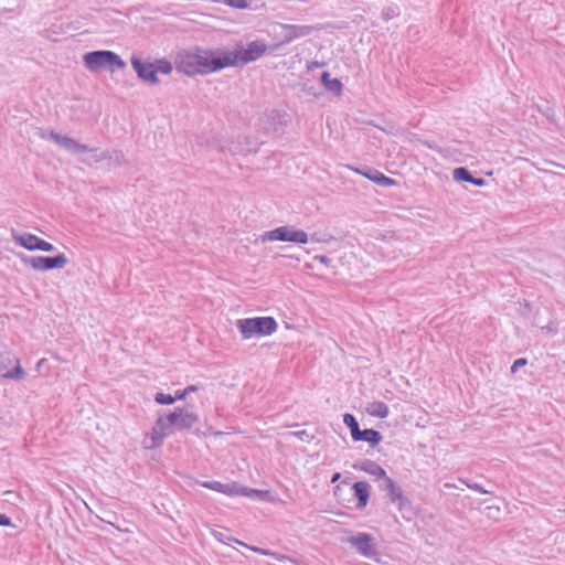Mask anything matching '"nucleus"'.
I'll list each match as a JSON object with an SVG mask.
<instances>
[{
	"label": "nucleus",
	"mask_w": 565,
	"mask_h": 565,
	"mask_svg": "<svg viewBox=\"0 0 565 565\" xmlns=\"http://www.w3.org/2000/svg\"><path fill=\"white\" fill-rule=\"evenodd\" d=\"M177 401V395L172 396L171 394H166L163 392H158L154 395V402L160 405H171Z\"/></svg>",
	"instance_id": "c85d7f7f"
},
{
	"label": "nucleus",
	"mask_w": 565,
	"mask_h": 565,
	"mask_svg": "<svg viewBox=\"0 0 565 565\" xmlns=\"http://www.w3.org/2000/svg\"><path fill=\"white\" fill-rule=\"evenodd\" d=\"M262 242H273V241H280V242H290L296 244H307L309 242L308 234L302 231L298 230L295 226L291 225H284L276 227L270 231H266L260 235Z\"/></svg>",
	"instance_id": "0eeeda50"
},
{
	"label": "nucleus",
	"mask_w": 565,
	"mask_h": 565,
	"mask_svg": "<svg viewBox=\"0 0 565 565\" xmlns=\"http://www.w3.org/2000/svg\"><path fill=\"white\" fill-rule=\"evenodd\" d=\"M267 494V491L258 490V489H249L247 488V493H243V495L253 498V497H259L263 498Z\"/></svg>",
	"instance_id": "4c0bfd02"
},
{
	"label": "nucleus",
	"mask_w": 565,
	"mask_h": 565,
	"mask_svg": "<svg viewBox=\"0 0 565 565\" xmlns=\"http://www.w3.org/2000/svg\"><path fill=\"white\" fill-rule=\"evenodd\" d=\"M43 362H44V359L40 360V361L38 362V366L43 365Z\"/></svg>",
	"instance_id": "09e8293b"
},
{
	"label": "nucleus",
	"mask_w": 565,
	"mask_h": 565,
	"mask_svg": "<svg viewBox=\"0 0 565 565\" xmlns=\"http://www.w3.org/2000/svg\"><path fill=\"white\" fill-rule=\"evenodd\" d=\"M38 136L41 139H44V140L50 139V140L54 141L56 145H58L60 147H62L63 149H65L66 151L73 153V154L96 151V148H89L87 145H83L71 137L62 136L61 134L54 131L53 129L45 130V129L41 128L38 131Z\"/></svg>",
	"instance_id": "6e6552de"
},
{
	"label": "nucleus",
	"mask_w": 565,
	"mask_h": 565,
	"mask_svg": "<svg viewBox=\"0 0 565 565\" xmlns=\"http://www.w3.org/2000/svg\"><path fill=\"white\" fill-rule=\"evenodd\" d=\"M198 390V387L195 385H189L188 387H185L183 391H179L178 394H177V399H184L185 396L190 393V392H195Z\"/></svg>",
	"instance_id": "e433bc0d"
},
{
	"label": "nucleus",
	"mask_w": 565,
	"mask_h": 565,
	"mask_svg": "<svg viewBox=\"0 0 565 565\" xmlns=\"http://www.w3.org/2000/svg\"><path fill=\"white\" fill-rule=\"evenodd\" d=\"M349 169L367 178L369 180L373 181L374 183L381 186H391L396 183L394 179L386 177L384 173L374 168H369L366 166L362 168H354L352 166H349Z\"/></svg>",
	"instance_id": "4468645a"
},
{
	"label": "nucleus",
	"mask_w": 565,
	"mask_h": 565,
	"mask_svg": "<svg viewBox=\"0 0 565 565\" xmlns=\"http://www.w3.org/2000/svg\"><path fill=\"white\" fill-rule=\"evenodd\" d=\"M214 1L223 3V4H226V6L232 7V8H236V9H246V8H248L247 0H214Z\"/></svg>",
	"instance_id": "2f4dec72"
},
{
	"label": "nucleus",
	"mask_w": 565,
	"mask_h": 565,
	"mask_svg": "<svg viewBox=\"0 0 565 565\" xmlns=\"http://www.w3.org/2000/svg\"><path fill=\"white\" fill-rule=\"evenodd\" d=\"M214 536H215V539H216L218 542H221V543L228 544V542H235V543L241 544V545H243V546H247L245 543H243V542H241V541H238V540H236V539H233V537H231V536H227V535H225V534H223V533H221V532H215V533H214Z\"/></svg>",
	"instance_id": "72a5a7b5"
},
{
	"label": "nucleus",
	"mask_w": 565,
	"mask_h": 565,
	"mask_svg": "<svg viewBox=\"0 0 565 565\" xmlns=\"http://www.w3.org/2000/svg\"><path fill=\"white\" fill-rule=\"evenodd\" d=\"M353 494L358 500L356 508L364 509L370 500L371 487L366 481H356L352 486Z\"/></svg>",
	"instance_id": "dca6fc26"
},
{
	"label": "nucleus",
	"mask_w": 565,
	"mask_h": 565,
	"mask_svg": "<svg viewBox=\"0 0 565 565\" xmlns=\"http://www.w3.org/2000/svg\"><path fill=\"white\" fill-rule=\"evenodd\" d=\"M179 412L180 417L175 430H191L192 427L200 422L199 416L195 413L190 412L185 407H182L181 409H179Z\"/></svg>",
	"instance_id": "f3484780"
},
{
	"label": "nucleus",
	"mask_w": 565,
	"mask_h": 565,
	"mask_svg": "<svg viewBox=\"0 0 565 565\" xmlns=\"http://www.w3.org/2000/svg\"><path fill=\"white\" fill-rule=\"evenodd\" d=\"M84 65L89 72L107 71L114 73L124 70L126 62L114 51L97 50L87 52L83 56Z\"/></svg>",
	"instance_id": "f03ea898"
},
{
	"label": "nucleus",
	"mask_w": 565,
	"mask_h": 565,
	"mask_svg": "<svg viewBox=\"0 0 565 565\" xmlns=\"http://www.w3.org/2000/svg\"><path fill=\"white\" fill-rule=\"evenodd\" d=\"M383 437L380 431L367 428L364 430L360 429V433L356 435L354 441H365L369 443L371 446H375L382 441Z\"/></svg>",
	"instance_id": "412c9836"
},
{
	"label": "nucleus",
	"mask_w": 565,
	"mask_h": 565,
	"mask_svg": "<svg viewBox=\"0 0 565 565\" xmlns=\"http://www.w3.org/2000/svg\"><path fill=\"white\" fill-rule=\"evenodd\" d=\"M340 478H341V473L340 472L333 473L332 477H331V483H335Z\"/></svg>",
	"instance_id": "37998d69"
},
{
	"label": "nucleus",
	"mask_w": 565,
	"mask_h": 565,
	"mask_svg": "<svg viewBox=\"0 0 565 565\" xmlns=\"http://www.w3.org/2000/svg\"><path fill=\"white\" fill-rule=\"evenodd\" d=\"M92 160H93V162H95V163L102 162V161H103V159H102V152H99V153H95V154L92 157Z\"/></svg>",
	"instance_id": "79ce46f5"
},
{
	"label": "nucleus",
	"mask_w": 565,
	"mask_h": 565,
	"mask_svg": "<svg viewBox=\"0 0 565 565\" xmlns=\"http://www.w3.org/2000/svg\"><path fill=\"white\" fill-rule=\"evenodd\" d=\"M281 28V44H288L296 39L309 35L313 31L311 25H297V24H280Z\"/></svg>",
	"instance_id": "ddd939ff"
},
{
	"label": "nucleus",
	"mask_w": 565,
	"mask_h": 565,
	"mask_svg": "<svg viewBox=\"0 0 565 565\" xmlns=\"http://www.w3.org/2000/svg\"><path fill=\"white\" fill-rule=\"evenodd\" d=\"M343 542L355 548V551L363 557L370 558L376 563L381 562L377 542L372 534L358 532L355 535L344 539Z\"/></svg>",
	"instance_id": "39448f33"
},
{
	"label": "nucleus",
	"mask_w": 565,
	"mask_h": 565,
	"mask_svg": "<svg viewBox=\"0 0 565 565\" xmlns=\"http://www.w3.org/2000/svg\"><path fill=\"white\" fill-rule=\"evenodd\" d=\"M267 52V45L264 41H252L246 47H242L236 52L222 51V58L230 61V66L246 65L250 62L257 61Z\"/></svg>",
	"instance_id": "20e7f679"
},
{
	"label": "nucleus",
	"mask_w": 565,
	"mask_h": 565,
	"mask_svg": "<svg viewBox=\"0 0 565 565\" xmlns=\"http://www.w3.org/2000/svg\"><path fill=\"white\" fill-rule=\"evenodd\" d=\"M320 81L323 87L334 96H341L343 92V84L338 78H330L329 72H322L320 75Z\"/></svg>",
	"instance_id": "6ab92c4d"
},
{
	"label": "nucleus",
	"mask_w": 565,
	"mask_h": 565,
	"mask_svg": "<svg viewBox=\"0 0 565 565\" xmlns=\"http://www.w3.org/2000/svg\"><path fill=\"white\" fill-rule=\"evenodd\" d=\"M276 115L280 118L281 121H287V115L285 113H276Z\"/></svg>",
	"instance_id": "49530a36"
},
{
	"label": "nucleus",
	"mask_w": 565,
	"mask_h": 565,
	"mask_svg": "<svg viewBox=\"0 0 565 565\" xmlns=\"http://www.w3.org/2000/svg\"><path fill=\"white\" fill-rule=\"evenodd\" d=\"M172 426L159 415L151 431V446L148 448H158L162 446L164 439L173 433Z\"/></svg>",
	"instance_id": "f8f14e48"
},
{
	"label": "nucleus",
	"mask_w": 565,
	"mask_h": 565,
	"mask_svg": "<svg viewBox=\"0 0 565 565\" xmlns=\"http://www.w3.org/2000/svg\"><path fill=\"white\" fill-rule=\"evenodd\" d=\"M236 328L244 340L253 337H266L276 332L278 324L273 317H255L236 320Z\"/></svg>",
	"instance_id": "7ed1b4c3"
},
{
	"label": "nucleus",
	"mask_w": 565,
	"mask_h": 565,
	"mask_svg": "<svg viewBox=\"0 0 565 565\" xmlns=\"http://www.w3.org/2000/svg\"><path fill=\"white\" fill-rule=\"evenodd\" d=\"M109 152H110V150L102 151V159H103V161H107L108 162Z\"/></svg>",
	"instance_id": "a18cd8bd"
},
{
	"label": "nucleus",
	"mask_w": 565,
	"mask_h": 565,
	"mask_svg": "<svg viewBox=\"0 0 565 565\" xmlns=\"http://www.w3.org/2000/svg\"><path fill=\"white\" fill-rule=\"evenodd\" d=\"M379 489L386 493L391 503L397 504L401 512H411L412 503L404 494L403 489L391 477L386 476L380 483Z\"/></svg>",
	"instance_id": "1a4fd4ad"
},
{
	"label": "nucleus",
	"mask_w": 565,
	"mask_h": 565,
	"mask_svg": "<svg viewBox=\"0 0 565 565\" xmlns=\"http://www.w3.org/2000/svg\"><path fill=\"white\" fill-rule=\"evenodd\" d=\"M290 435L306 443L311 441L313 438V436L306 429L291 431Z\"/></svg>",
	"instance_id": "f704fd0d"
},
{
	"label": "nucleus",
	"mask_w": 565,
	"mask_h": 565,
	"mask_svg": "<svg viewBox=\"0 0 565 565\" xmlns=\"http://www.w3.org/2000/svg\"><path fill=\"white\" fill-rule=\"evenodd\" d=\"M201 486L203 488H206V489L220 492V493L226 492V483H222L220 481H204L201 483Z\"/></svg>",
	"instance_id": "7c9ffc66"
},
{
	"label": "nucleus",
	"mask_w": 565,
	"mask_h": 565,
	"mask_svg": "<svg viewBox=\"0 0 565 565\" xmlns=\"http://www.w3.org/2000/svg\"><path fill=\"white\" fill-rule=\"evenodd\" d=\"M130 63L141 81L151 85L160 83L152 62L142 61L139 56L134 54L130 58Z\"/></svg>",
	"instance_id": "9b49d317"
},
{
	"label": "nucleus",
	"mask_w": 565,
	"mask_h": 565,
	"mask_svg": "<svg viewBox=\"0 0 565 565\" xmlns=\"http://www.w3.org/2000/svg\"><path fill=\"white\" fill-rule=\"evenodd\" d=\"M353 469L364 471L370 476H373L377 483H380L387 476L385 469H383L377 462L370 459L356 461L353 463Z\"/></svg>",
	"instance_id": "2eb2a0df"
},
{
	"label": "nucleus",
	"mask_w": 565,
	"mask_h": 565,
	"mask_svg": "<svg viewBox=\"0 0 565 565\" xmlns=\"http://www.w3.org/2000/svg\"><path fill=\"white\" fill-rule=\"evenodd\" d=\"M153 63V66H154V70H156V73H161V74H170L173 70V65L170 61L166 60V58H159V60H156Z\"/></svg>",
	"instance_id": "393cba45"
},
{
	"label": "nucleus",
	"mask_w": 565,
	"mask_h": 565,
	"mask_svg": "<svg viewBox=\"0 0 565 565\" xmlns=\"http://www.w3.org/2000/svg\"><path fill=\"white\" fill-rule=\"evenodd\" d=\"M401 14V10L398 8V6H388L386 8H384L381 12V18L384 20V21H390L396 17H398Z\"/></svg>",
	"instance_id": "cd10ccee"
},
{
	"label": "nucleus",
	"mask_w": 565,
	"mask_h": 565,
	"mask_svg": "<svg viewBox=\"0 0 565 565\" xmlns=\"http://www.w3.org/2000/svg\"><path fill=\"white\" fill-rule=\"evenodd\" d=\"M181 408L182 407L177 406V407H174L173 411H170L169 413L162 415L164 420H167L172 426L173 430H175V427L178 425V420L180 417L179 409H181Z\"/></svg>",
	"instance_id": "c756f323"
},
{
	"label": "nucleus",
	"mask_w": 565,
	"mask_h": 565,
	"mask_svg": "<svg viewBox=\"0 0 565 565\" xmlns=\"http://www.w3.org/2000/svg\"><path fill=\"white\" fill-rule=\"evenodd\" d=\"M126 163L125 154L120 150H111L108 156L110 167H121Z\"/></svg>",
	"instance_id": "a878e982"
},
{
	"label": "nucleus",
	"mask_w": 565,
	"mask_h": 565,
	"mask_svg": "<svg viewBox=\"0 0 565 565\" xmlns=\"http://www.w3.org/2000/svg\"><path fill=\"white\" fill-rule=\"evenodd\" d=\"M230 61L222 58V50L195 47L177 54L174 65L178 72L188 76L206 75L228 67Z\"/></svg>",
	"instance_id": "f257e3e1"
},
{
	"label": "nucleus",
	"mask_w": 565,
	"mask_h": 565,
	"mask_svg": "<svg viewBox=\"0 0 565 565\" xmlns=\"http://www.w3.org/2000/svg\"><path fill=\"white\" fill-rule=\"evenodd\" d=\"M12 239L20 246L24 247L28 250H42V252H53L55 247L47 241L32 234V233H21L19 231H12Z\"/></svg>",
	"instance_id": "9d476101"
},
{
	"label": "nucleus",
	"mask_w": 565,
	"mask_h": 565,
	"mask_svg": "<svg viewBox=\"0 0 565 565\" xmlns=\"http://www.w3.org/2000/svg\"><path fill=\"white\" fill-rule=\"evenodd\" d=\"M452 178L458 182H469L476 186H483L486 184L484 179L473 177L471 172L465 167H458L454 169Z\"/></svg>",
	"instance_id": "a211bd4d"
},
{
	"label": "nucleus",
	"mask_w": 565,
	"mask_h": 565,
	"mask_svg": "<svg viewBox=\"0 0 565 565\" xmlns=\"http://www.w3.org/2000/svg\"><path fill=\"white\" fill-rule=\"evenodd\" d=\"M14 363H15V366L13 369L2 372L3 379L23 380L25 377L26 373L23 370V367L20 365L19 359H17Z\"/></svg>",
	"instance_id": "5701e85b"
},
{
	"label": "nucleus",
	"mask_w": 565,
	"mask_h": 565,
	"mask_svg": "<svg viewBox=\"0 0 565 565\" xmlns=\"http://www.w3.org/2000/svg\"><path fill=\"white\" fill-rule=\"evenodd\" d=\"M243 493H247V487H243L237 482L226 483V492L224 494L227 495H243Z\"/></svg>",
	"instance_id": "bb28decb"
},
{
	"label": "nucleus",
	"mask_w": 565,
	"mask_h": 565,
	"mask_svg": "<svg viewBox=\"0 0 565 565\" xmlns=\"http://www.w3.org/2000/svg\"><path fill=\"white\" fill-rule=\"evenodd\" d=\"M460 481H462L469 489L476 491V492H479V493H491L490 491L486 490L481 484L477 483V482H469V481H465L462 479H460Z\"/></svg>",
	"instance_id": "c9c22d12"
},
{
	"label": "nucleus",
	"mask_w": 565,
	"mask_h": 565,
	"mask_svg": "<svg viewBox=\"0 0 565 565\" xmlns=\"http://www.w3.org/2000/svg\"><path fill=\"white\" fill-rule=\"evenodd\" d=\"M15 6V0H0V14L4 12H13Z\"/></svg>",
	"instance_id": "473e14b6"
},
{
	"label": "nucleus",
	"mask_w": 565,
	"mask_h": 565,
	"mask_svg": "<svg viewBox=\"0 0 565 565\" xmlns=\"http://www.w3.org/2000/svg\"><path fill=\"white\" fill-rule=\"evenodd\" d=\"M321 263H327L328 262V257L327 256H319L317 257Z\"/></svg>",
	"instance_id": "de8ad7c7"
},
{
	"label": "nucleus",
	"mask_w": 565,
	"mask_h": 565,
	"mask_svg": "<svg viewBox=\"0 0 565 565\" xmlns=\"http://www.w3.org/2000/svg\"><path fill=\"white\" fill-rule=\"evenodd\" d=\"M323 65H324V63H320L318 61H313V62H310L308 64L307 68H308V71H311V70H313L316 67H320V66H323Z\"/></svg>",
	"instance_id": "a19ab883"
},
{
	"label": "nucleus",
	"mask_w": 565,
	"mask_h": 565,
	"mask_svg": "<svg viewBox=\"0 0 565 565\" xmlns=\"http://www.w3.org/2000/svg\"><path fill=\"white\" fill-rule=\"evenodd\" d=\"M17 256L25 266H30L36 271L62 269L68 264V258L63 253L56 256H29L18 253Z\"/></svg>",
	"instance_id": "423d86ee"
},
{
	"label": "nucleus",
	"mask_w": 565,
	"mask_h": 565,
	"mask_svg": "<svg viewBox=\"0 0 565 565\" xmlns=\"http://www.w3.org/2000/svg\"><path fill=\"white\" fill-rule=\"evenodd\" d=\"M252 550L256 553H259V554H263V555H268V551L266 550H263V548H258V547H252Z\"/></svg>",
	"instance_id": "c03bdc74"
},
{
	"label": "nucleus",
	"mask_w": 565,
	"mask_h": 565,
	"mask_svg": "<svg viewBox=\"0 0 565 565\" xmlns=\"http://www.w3.org/2000/svg\"><path fill=\"white\" fill-rule=\"evenodd\" d=\"M17 358L9 350V348L4 344L0 345V376L2 377V372L8 371V366L14 363Z\"/></svg>",
	"instance_id": "4be33fe9"
},
{
	"label": "nucleus",
	"mask_w": 565,
	"mask_h": 565,
	"mask_svg": "<svg viewBox=\"0 0 565 565\" xmlns=\"http://www.w3.org/2000/svg\"><path fill=\"white\" fill-rule=\"evenodd\" d=\"M343 423L350 429L351 437L354 440L356 435L360 433V426L355 416L349 413L344 414Z\"/></svg>",
	"instance_id": "b1692460"
},
{
	"label": "nucleus",
	"mask_w": 565,
	"mask_h": 565,
	"mask_svg": "<svg viewBox=\"0 0 565 565\" xmlns=\"http://www.w3.org/2000/svg\"><path fill=\"white\" fill-rule=\"evenodd\" d=\"M365 411L370 416L376 418H386L390 414L388 406L381 401L369 403L367 406L365 407Z\"/></svg>",
	"instance_id": "aec40b11"
},
{
	"label": "nucleus",
	"mask_w": 565,
	"mask_h": 565,
	"mask_svg": "<svg viewBox=\"0 0 565 565\" xmlns=\"http://www.w3.org/2000/svg\"><path fill=\"white\" fill-rule=\"evenodd\" d=\"M526 363H527V360H526L525 358L516 359V360L513 362L512 366H511V372H512V373L518 372V370H519L521 366L526 365Z\"/></svg>",
	"instance_id": "58836bf2"
},
{
	"label": "nucleus",
	"mask_w": 565,
	"mask_h": 565,
	"mask_svg": "<svg viewBox=\"0 0 565 565\" xmlns=\"http://www.w3.org/2000/svg\"><path fill=\"white\" fill-rule=\"evenodd\" d=\"M0 526H13L11 519L7 514L0 513Z\"/></svg>",
	"instance_id": "ea45409f"
}]
</instances>
